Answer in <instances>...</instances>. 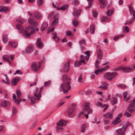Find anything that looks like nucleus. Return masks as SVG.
<instances>
[{
	"label": "nucleus",
	"mask_w": 135,
	"mask_h": 135,
	"mask_svg": "<svg viewBox=\"0 0 135 135\" xmlns=\"http://www.w3.org/2000/svg\"><path fill=\"white\" fill-rule=\"evenodd\" d=\"M129 11L131 14H133V16H135V11L134 10L132 7H130L129 9Z\"/></svg>",
	"instance_id": "35"
},
{
	"label": "nucleus",
	"mask_w": 135,
	"mask_h": 135,
	"mask_svg": "<svg viewBox=\"0 0 135 135\" xmlns=\"http://www.w3.org/2000/svg\"><path fill=\"white\" fill-rule=\"evenodd\" d=\"M16 74H22V73L21 72V71L19 70H17L16 72L14 74L16 75Z\"/></svg>",
	"instance_id": "63"
},
{
	"label": "nucleus",
	"mask_w": 135,
	"mask_h": 135,
	"mask_svg": "<svg viewBox=\"0 0 135 135\" xmlns=\"http://www.w3.org/2000/svg\"><path fill=\"white\" fill-rule=\"evenodd\" d=\"M20 78L19 77H17L13 79L11 81L12 85L13 86L16 85L18 81L20 80Z\"/></svg>",
	"instance_id": "9"
},
{
	"label": "nucleus",
	"mask_w": 135,
	"mask_h": 135,
	"mask_svg": "<svg viewBox=\"0 0 135 135\" xmlns=\"http://www.w3.org/2000/svg\"><path fill=\"white\" fill-rule=\"evenodd\" d=\"M99 1L100 8H104L106 6L107 3L106 0H99Z\"/></svg>",
	"instance_id": "8"
},
{
	"label": "nucleus",
	"mask_w": 135,
	"mask_h": 135,
	"mask_svg": "<svg viewBox=\"0 0 135 135\" xmlns=\"http://www.w3.org/2000/svg\"><path fill=\"white\" fill-rule=\"evenodd\" d=\"M123 30L124 32L126 31L128 32H129V29L127 26H124L123 28Z\"/></svg>",
	"instance_id": "47"
},
{
	"label": "nucleus",
	"mask_w": 135,
	"mask_h": 135,
	"mask_svg": "<svg viewBox=\"0 0 135 135\" xmlns=\"http://www.w3.org/2000/svg\"><path fill=\"white\" fill-rule=\"evenodd\" d=\"M72 3L74 5H76L79 4V2L77 0H74L72 1Z\"/></svg>",
	"instance_id": "49"
},
{
	"label": "nucleus",
	"mask_w": 135,
	"mask_h": 135,
	"mask_svg": "<svg viewBox=\"0 0 135 135\" xmlns=\"http://www.w3.org/2000/svg\"><path fill=\"white\" fill-rule=\"evenodd\" d=\"M33 50L32 47L30 46L28 47L26 49V51L27 53L29 54L32 52Z\"/></svg>",
	"instance_id": "23"
},
{
	"label": "nucleus",
	"mask_w": 135,
	"mask_h": 135,
	"mask_svg": "<svg viewBox=\"0 0 135 135\" xmlns=\"http://www.w3.org/2000/svg\"><path fill=\"white\" fill-rule=\"evenodd\" d=\"M58 22V18H56L55 20L51 24L52 26H54L56 25Z\"/></svg>",
	"instance_id": "41"
},
{
	"label": "nucleus",
	"mask_w": 135,
	"mask_h": 135,
	"mask_svg": "<svg viewBox=\"0 0 135 135\" xmlns=\"http://www.w3.org/2000/svg\"><path fill=\"white\" fill-rule=\"evenodd\" d=\"M135 19V16H133V17H132L129 20V24H131L132 23V22L134 21V19Z\"/></svg>",
	"instance_id": "59"
},
{
	"label": "nucleus",
	"mask_w": 135,
	"mask_h": 135,
	"mask_svg": "<svg viewBox=\"0 0 135 135\" xmlns=\"http://www.w3.org/2000/svg\"><path fill=\"white\" fill-rule=\"evenodd\" d=\"M85 41L84 40H81L80 41V45H82V44H83L84 45H85Z\"/></svg>",
	"instance_id": "54"
},
{
	"label": "nucleus",
	"mask_w": 135,
	"mask_h": 135,
	"mask_svg": "<svg viewBox=\"0 0 135 135\" xmlns=\"http://www.w3.org/2000/svg\"><path fill=\"white\" fill-rule=\"evenodd\" d=\"M63 78L64 81H70V79H69L68 76L66 75H64L63 76Z\"/></svg>",
	"instance_id": "44"
},
{
	"label": "nucleus",
	"mask_w": 135,
	"mask_h": 135,
	"mask_svg": "<svg viewBox=\"0 0 135 135\" xmlns=\"http://www.w3.org/2000/svg\"><path fill=\"white\" fill-rule=\"evenodd\" d=\"M25 20L24 19L21 18H18L17 19V22L21 23H22Z\"/></svg>",
	"instance_id": "48"
},
{
	"label": "nucleus",
	"mask_w": 135,
	"mask_h": 135,
	"mask_svg": "<svg viewBox=\"0 0 135 135\" xmlns=\"http://www.w3.org/2000/svg\"><path fill=\"white\" fill-rule=\"evenodd\" d=\"M83 106L84 107V113H88L87 114H85L84 115L86 118H87L88 117V114H89L90 113L91 114L92 111L91 109H90V108L89 103H84L83 104Z\"/></svg>",
	"instance_id": "1"
},
{
	"label": "nucleus",
	"mask_w": 135,
	"mask_h": 135,
	"mask_svg": "<svg viewBox=\"0 0 135 135\" xmlns=\"http://www.w3.org/2000/svg\"><path fill=\"white\" fill-rule=\"evenodd\" d=\"M34 17H33L31 18H29L28 20V22L32 25H34L35 23L34 21Z\"/></svg>",
	"instance_id": "30"
},
{
	"label": "nucleus",
	"mask_w": 135,
	"mask_h": 135,
	"mask_svg": "<svg viewBox=\"0 0 135 135\" xmlns=\"http://www.w3.org/2000/svg\"><path fill=\"white\" fill-rule=\"evenodd\" d=\"M33 13L36 19H39L41 18V15L40 13L35 12H33Z\"/></svg>",
	"instance_id": "27"
},
{
	"label": "nucleus",
	"mask_w": 135,
	"mask_h": 135,
	"mask_svg": "<svg viewBox=\"0 0 135 135\" xmlns=\"http://www.w3.org/2000/svg\"><path fill=\"white\" fill-rule=\"evenodd\" d=\"M117 99L116 98L112 97L110 99L111 104L112 105H114L117 103Z\"/></svg>",
	"instance_id": "21"
},
{
	"label": "nucleus",
	"mask_w": 135,
	"mask_h": 135,
	"mask_svg": "<svg viewBox=\"0 0 135 135\" xmlns=\"http://www.w3.org/2000/svg\"><path fill=\"white\" fill-rule=\"evenodd\" d=\"M64 86L63 85H61L60 90L61 91L63 90V93L64 94L67 93L68 92L69 90L68 89L66 90L65 88H64Z\"/></svg>",
	"instance_id": "19"
},
{
	"label": "nucleus",
	"mask_w": 135,
	"mask_h": 135,
	"mask_svg": "<svg viewBox=\"0 0 135 135\" xmlns=\"http://www.w3.org/2000/svg\"><path fill=\"white\" fill-rule=\"evenodd\" d=\"M103 121L104 122V124H108L109 122V120H104V119H103Z\"/></svg>",
	"instance_id": "62"
},
{
	"label": "nucleus",
	"mask_w": 135,
	"mask_h": 135,
	"mask_svg": "<svg viewBox=\"0 0 135 135\" xmlns=\"http://www.w3.org/2000/svg\"><path fill=\"white\" fill-rule=\"evenodd\" d=\"M2 81L4 83L7 84L9 83V79L7 76H5V79H3Z\"/></svg>",
	"instance_id": "33"
},
{
	"label": "nucleus",
	"mask_w": 135,
	"mask_h": 135,
	"mask_svg": "<svg viewBox=\"0 0 135 135\" xmlns=\"http://www.w3.org/2000/svg\"><path fill=\"white\" fill-rule=\"evenodd\" d=\"M113 12V11L110 10H108L107 11V15L108 16H110Z\"/></svg>",
	"instance_id": "46"
},
{
	"label": "nucleus",
	"mask_w": 135,
	"mask_h": 135,
	"mask_svg": "<svg viewBox=\"0 0 135 135\" xmlns=\"http://www.w3.org/2000/svg\"><path fill=\"white\" fill-rule=\"evenodd\" d=\"M66 122L62 120L59 121L57 123V126L56 128V131L57 132L60 133L63 131V129L62 127L65 126L66 124Z\"/></svg>",
	"instance_id": "3"
},
{
	"label": "nucleus",
	"mask_w": 135,
	"mask_h": 135,
	"mask_svg": "<svg viewBox=\"0 0 135 135\" xmlns=\"http://www.w3.org/2000/svg\"><path fill=\"white\" fill-rule=\"evenodd\" d=\"M2 58L4 60L7 61L9 60V57L8 55H5L3 56Z\"/></svg>",
	"instance_id": "37"
},
{
	"label": "nucleus",
	"mask_w": 135,
	"mask_h": 135,
	"mask_svg": "<svg viewBox=\"0 0 135 135\" xmlns=\"http://www.w3.org/2000/svg\"><path fill=\"white\" fill-rule=\"evenodd\" d=\"M71 35V32L70 30H68L67 31L66 33V35L67 36H69Z\"/></svg>",
	"instance_id": "61"
},
{
	"label": "nucleus",
	"mask_w": 135,
	"mask_h": 135,
	"mask_svg": "<svg viewBox=\"0 0 135 135\" xmlns=\"http://www.w3.org/2000/svg\"><path fill=\"white\" fill-rule=\"evenodd\" d=\"M119 87L123 89H125L126 88V86L124 84H122L119 85Z\"/></svg>",
	"instance_id": "64"
},
{
	"label": "nucleus",
	"mask_w": 135,
	"mask_h": 135,
	"mask_svg": "<svg viewBox=\"0 0 135 135\" xmlns=\"http://www.w3.org/2000/svg\"><path fill=\"white\" fill-rule=\"evenodd\" d=\"M16 27L19 30V31L20 33H22L23 28L21 25L19 24H17L16 25Z\"/></svg>",
	"instance_id": "28"
},
{
	"label": "nucleus",
	"mask_w": 135,
	"mask_h": 135,
	"mask_svg": "<svg viewBox=\"0 0 135 135\" xmlns=\"http://www.w3.org/2000/svg\"><path fill=\"white\" fill-rule=\"evenodd\" d=\"M72 105V108H69L67 109L69 116L70 117H73L74 111L76 109V105L74 103H73Z\"/></svg>",
	"instance_id": "4"
},
{
	"label": "nucleus",
	"mask_w": 135,
	"mask_h": 135,
	"mask_svg": "<svg viewBox=\"0 0 135 135\" xmlns=\"http://www.w3.org/2000/svg\"><path fill=\"white\" fill-rule=\"evenodd\" d=\"M97 56L98 59L99 60H101L103 58V53L100 49L98 50L97 52Z\"/></svg>",
	"instance_id": "12"
},
{
	"label": "nucleus",
	"mask_w": 135,
	"mask_h": 135,
	"mask_svg": "<svg viewBox=\"0 0 135 135\" xmlns=\"http://www.w3.org/2000/svg\"><path fill=\"white\" fill-rule=\"evenodd\" d=\"M70 82L68 81H64L63 83L61 85H64V88H66L67 89L69 90L71 88V87L70 85Z\"/></svg>",
	"instance_id": "7"
},
{
	"label": "nucleus",
	"mask_w": 135,
	"mask_h": 135,
	"mask_svg": "<svg viewBox=\"0 0 135 135\" xmlns=\"http://www.w3.org/2000/svg\"><path fill=\"white\" fill-rule=\"evenodd\" d=\"M132 70V69L130 67L124 68L122 69L123 71L125 72H129Z\"/></svg>",
	"instance_id": "25"
},
{
	"label": "nucleus",
	"mask_w": 135,
	"mask_h": 135,
	"mask_svg": "<svg viewBox=\"0 0 135 135\" xmlns=\"http://www.w3.org/2000/svg\"><path fill=\"white\" fill-rule=\"evenodd\" d=\"M73 24L76 27L78 25V22L77 21L74 20L73 21Z\"/></svg>",
	"instance_id": "53"
},
{
	"label": "nucleus",
	"mask_w": 135,
	"mask_h": 135,
	"mask_svg": "<svg viewBox=\"0 0 135 135\" xmlns=\"http://www.w3.org/2000/svg\"><path fill=\"white\" fill-rule=\"evenodd\" d=\"M43 88V86L41 87L40 88V90H39L38 89H36V91L34 95L37 100H39L40 98L41 97L40 92H41V90Z\"/></svg>",
	"instance_id": "6"
},
{
	"label": "nucleus",
	"mask_w": 135,
	"mask_h": 135,
	"mask_svg": "<svg viewBox=\"0 0 135 135\" xmlns=\"http://www.w3.org/2000/svg\"><path fill=\"white\" fill-rule=\"evenodd\" d=\"M90 51H87L85 52V54L87 55L85 57L87 61H88L89 59V56H90Z\"/></svg>",
	"instance_id": "36"
},
{
	"label": "nucleus",
	"mask_w": 135,
	"mask_h": 135,
	"mask_svg": "<svg viewBox=\"0 0 135 135\" xmlns=\"http://www.w3.org/2000/svg\"><path fill=\"white\" fill-rule=\"evenodd\" d=\"M83 79V78H82V75H80L79 76L78 79V81L79 83H81L82 82V81H81Z\"/></svg>",
	"instance_id": "55"
},
{
	"label": "nucleus",
	"mask_w": 135,
	"mask_h": 135,
	"mask_svg": "<svg viewBox=\"0 0 135 135\" xmlns=\"http://www.w3.org/2000/svg\"><path fill=\"white\" fill-rule=\"evenodd\" d=\"M33 28L31 26L27 27L23 32V36L26 38L30 37L31 35L30 32L33 33L35 32V31L33 30Z\"/></svg>",
	"instance_id": "2"
},
{
	"label": "nucleus",
	"mask_w": 135,
	"mask_h": 135,
	"mask_svg": "<svg viewBox=\"0 0 135 135\" xmlns=\"http://www.w3.org/2000/svg\"><path fill=\"white\" fill-rule=\"evenodd\" d=\"M90 33L92 34H94L95 32V27L93 25H91L90 27Z\"/></svg>",
	"instance_id": "29"
},
{
	"label": "nucleus",
	"mask_w": 135,
	"mask_h": 135,
	"mask_svg": "<svg viewBox=\"0 0 135 135\" xmlns=\"http://www.w3.org/2000/svg\"><path fill=\"white\" fill-rule=\"evenodd\" d=\"M47 26L48 24L46 22L43 23L42 25L41 30L42 31H44L47 28Z\"/></svg>",
	"instance_id": "24"
},
{
	"label": "nucleus",
	"mask_w": 135,
	"mask_h": 135,
	"mask_svg": "<svg viewBox=\"0 0 135 135\" xmlns=\"http://www.w3.org/2000/svg\"><path fill=\"white\" fill-rule=\"evenodd\" d=\"M116 74L117 73L115 72H113L112 73H107L104 75V76L107 79L111 80L115 78Z\"/></svg>",
	"instance_id": "5"
},
{
	"label": "nucleus",
	"mask_w": 135,
	"mask_h": 135,
	"mask_svg": "<svg viewBox=\"0 0 135 135\" xmlns=\"http://www.w3.org/2000/svg\"><path fill=\"white\" fill-rule=\"evenodd\" d=\"M70 62L68 61L67 63H66L64 66L63 70L65 73L67 72L69 70V68Z\"/></svg>",
	"instance_id": "10"
},
{
	"label": "nucleus",
	"mask_w": 135,
	"mask_h": 135,
	"mask_svg": "<svg viewBox=\"0 0 135 135\" xmlns=\"http://www.w3.org/2000/svg\"><path fill=\"white\" fill-rule=\"evenodd\" d=\"M9 9L7 7H3V6H0V12H5L6 11H9Z\"/></svg>",
	"instance_id": "20"
},
{
	"label": "nucleus",
	"mask_w": 135,
	"mask_h": 135,
	"mask_svg": "<svg viewBox=\"0 0 135 135\" xmlns=\"http://www.w3.org/2000/svg\"><path fill=\"white\" fill-rule=\"evenodd\" d=\"M134 106H135V98L133 100V102L131 103L130 104V107H133Z\"/></svg>",
	"instance_id": "52"
},
{
	"label": "nucleus",
	"mask_w": 135,
	"mask_h": 135,
	"mask_svg": "<svg viewBox=\"0 0 135 135\" xmlns=\"http://www.w3.org/2000/svg\"><path fill=\"white\" fill-rule=\"evenodd\" d=\"M18 45V44L17 42H9V46L13 48H15L17 47Z\"/></svg>",
	"instance_id": "16"
},
{
	"label": "nucleus",
	"mask_w": 135,
	"mask_h": 135,
	"mask_svg": "<svg viewBox=\"0 0 135 135\" xmlns=\"http://www.w3.org/2000/svg\"><path fill=\"white\" fill-rule=\"evenodd\" d=\"M50 81L46 82L44 83V86L46 87H47L50 85Z\"/></svg>",
	"instance_id": "50"
},
{
	"label": "nucleus",
	"mask_w": 135,
	"mask_h": 135,
	"mask_svg": "<svg viewBox=\"0 0 135 135\" xmlns=\"http://www.w3.org/2000/svg\"><path fill=\"white\" fill-rule=\"evenodd\" d=\"M32 70L33 71H36L40 67V66H37L35 63H33L31 65Z\"/></svg>",
	"instance_id": "17"
},
{
	"label": "nucleus",
	"mask_w": 135,
	"mask_h": 135,
	"mask_svg": "<svg viewBox=\"0 0 135 135\" xmlns=\"http://www.w3.org/2000/svg\"><path fill=\"white\" fill-rule=\"evenodd\" d=\"M9 103L6 101H4L2 102L1 103V106L6 107L9 104Z\"/></svg>",
	"instance_id": "32"
},
{
	"label": "nucleus",
	"mask_w": 135,
	"mask_h": 135,
	"mask_svg": "<svg viewBox=\"0 0 135 135\" xmlns=\"http://www.w3.org/2000/svg\"><path fill=\"white\" fill-rule=\"evenodd\" d=\"M81 11V9H80L77 11H74L73 13V15L74 17H76L78 18V17L79 15H80Z\"/></svg>",
	"instance_id": "22"
},
{
	"label": "nucleus",
	"mask_w": 135,
	"mask_h": 135,
	"mask_svg": "<svg viewBox=\"0 0 135 135\" xmlns=\"http://www.w3.org/2000/svg\"><path fill=\"white\" fill-rule=\"evenodd\" d=\"M131 114L128 112L126 111L124 114V115L127 116V117H129L131 116Z\"/></svg>",
	"instance_id": "58"
},
{
	"label": "nucleus",
	"mask_w": 135,
	"mask_h": 135,
	"mask_svg": "<svg viewBox=\"0 0 135 135\" xmlns=\"http://www.w3.org/2000/svg\"><path fill=\"white\" fill-rule=\"evenodd\" d=\"M82 62L84 64H86V62L85 60H80L79 61H76L75 63V66L78 67L81 64Z\"/></svg>",
	"instance_id": "15"
},
{
	"label": "nucleus",
	"mask_w": 135,
	"mask_h": 135,
	"mask_svg": "<svg viewBox=\"0 0 135 135\" xmlns=\"http://www.w3.org/2000/svg\"><path fill=\"white\" fill-rule=\"evenodd\" d=\"M43 0H37L38 4L39 6L41 5L42 3Z\"/></svg>",
	"instance_id": "57"
},
{
	"label": "nucleus",
	"mask_w": 135,
	"mask_h": 135,
	"mask_svg": "<svg viewBox=\"0 0 135 135\" xmlns=\"http://www.w3.org/2000/svg\"><path fill=\"white\" fill-rule=\"evenodd\" d=\"M130 125H131L132 128L133 127L132 126L131 124V123L129 122H127L125 124V127L124 128H123V129L124 130V131L128 127V126H130Z\"/></svg>",
	"instance_id": "39"
},
{
	"label": "nucleus",
	"mask_w": 135,
	"mask_h": 135,
	"mask_svg": "<svg viewBox=\"0 0 135 135\" xmlns=\"http://www.w3.org/2000/svg\"><path fill=\"white\" fill-rule=\"evenodd\" d=\"M12 112L13 114L15 115L17 112V109L15 107H13L12 109Z\"/></svg>",
	"instance_id": "56"
},
{
	"label": "nucleus",
	"mask_w": 135,
	"mask_h": 135,
	"mask_svg": "<svg viewBox=\"0 0 135 135\" xmlns=\"http://www.w3.org/2000/svg\"><path fill=\"white\" fill-rule=\"evenodd\" d=\"M124 36V35H123L122 34H120L117 35L116 37H114L113 38V39L115 41L116 40H117V39L120 37H123Z\"/></svg>",
	"instance_id": "42"
},
{
	"label": "nucleus",
	"mask_w": 135,
	"mask_h": 135,
	"mask_svg": "<svg viewBox=\"0 0 135 135\" xmlns=\"http://www.w3.org/2000/svg\"><path fill=\"white\" fill-rule=\"evenodd\" d=\"M68 7V5H65L62 6V7L59 8H58L57 10H64L66 9Z\"/></svg>",
	"instance_id": "38"
},
{
	"label": "nucleus",
	"mask_w": 135,
	"mask_h": 135,
	"mask_svg": "<svg viewBox=\"0 0 135 135\" xmlns=\"http://www.w3.org/2000/svg\"><path fill=\"white\" fill-rule=\"evenodd\" d=\"M36 45L37 47L39 48H42V47L43 44L41 42V40L40 38H38L37 39Z\"/></svg>",
	"instance_id": "14"
},
{
	"label": "nucleus",
	"mask_w": 135,
	"mask_h": 135,
	"mask_svg": "<svg viewBox=\"0 0 135 135\" xmlns=\"http://www.w3.org/2000/svg\"><path fill=\"white\" fill-rule=\"evenodd\" d=\"M16 93L18 98H21L20 97L22 95V94L21 93L20 91L18 89L16 91Z\"/></svg>",
	"instance_id": "34"
},
{
	"label": "nucleus",
	"mask_w": 135,
	"mask_h": 135,
	"mask_svg": "<svg viewBox=\"0 0 135 135\" xmlns=\"http://www.w3.org/2000/svg\"><path fill=\"white\" fill-rule=\"evenodd\" d=\"M117 135H125V131L123 128H119L116 130Z\"/></svg>",
	"instance_id": "11"
},
{
	"label": "nucleus",
	"mask_w": 135,
	"mask_h": 135,
	"mask_svg": "<svg viewBox=\"0 0 135 135\" xmlns=\"http://www.w3.org/2000/svg\"><path fill=\"white\" fill-rule=\"evenodd\" d=\"M86 127V126L85 124H83L82 125L81 132H84L85 131V129Z\"/></svg>",
	"instance_id": "40"
},
{
	"label": "nucleus",
	"mask_w": 135,
	"mask_h": 135,
	"mask_svg": "<svg viewBox=\"0 0 135 135\" xmlns=\"http://www.w3.org/2000/svg\"><path fill=\"white\" fill-rule=\"evenodd\" d=\"M8 39L7 35H5L3 36L2 41L4 43L7 42L8 40Z\"/></svg>",
	"instance_id": "31"
},
{
	"label": "nucleus",
	"mask_w": 135,
	"mask_h": 135,
	"mask_svg": "<svg viewBox=\"0 0 135 135\" xmlns=\"http://www.w3.org/2000/svg\"><path fill=\"white\" fill-rule=\"evenodd\" d=\"M103 116L105 118H108L109 119H112L113 117L112 113L110 112H107L104 114Z\"/></svg>",
	"instance_id": "13"
},
{
	"label": "nucleus",
	"mask_w": 135,
	"mask_h": 135,
	"mask_svg": "<svg viewBox=\"0 0 135 135\" xmlns=\"http://www.w3.org/2000/svg\"><path fill=\"white\" fill-rule=\"evenodd\" d=\"M21 100V98H19L15 100V102L17 104H19Z\"/></svg>",
	"instance_id": "60"
},
{
	"label": "nucleus",
	"mask_w": 135,
	"mask_h": 135,
	"mask_svg": "<svg viewBox=\"0 0 135 135\" xmlns=\"http://www.w3.org/2000/svg\"><path fill=\"white\" fill-rule=\"evenodd\" d=\"M103 69H101L100 70H98L95 71L94 72V73H95L96 75H98L99 74V72L102 71H103Z\"/></svg>",
	"instance_id": "51"
},
{
	"label": "nucleus",
	"mask_w": 135,
	"mask_h": 135,
	"mask_svg": "<svg viewBox=\"0 0 135 135\" xmlns=\"http://www.w3.org/2000/svg\"><path fill=\"white\" fill-rule=\"evenodd\" d=\"M130 107L129 106V107L127 108V110L130 113H132L134 111V109L131 108V107Z\"/></svg>",
	"instance_id": "45"
},
{
	"label": "nucleus",
	"mask_w": 135,
	"mask_h": 135,
	"mask_svg": "<svg viewBox=\"0 0 135 135\" xmlns=\"http://www.w3.org/2000/svg\"><path fill=\"white\" fill-rule=\"evenodd\" d=\"M35 98L34 96H32L31 97H30V96L29 95L28 96V98L30 99L31 104H33L35 103L36 102V99H36L35 96Z\"/></svg>",
	"instance_id": "26"
},
{
	"label": "nucleus",
	"mask_w": 135,
	"mask_h": 135,
	"mask_svg": "<svg viewBox=\"0 0 135 135\" xmlns=\"http://www.w3.org/2000/svg\"><path fill=\"white\" fill-rule=\"evenodd\" d=\"M108 85V84L107 83L104 82L103 83L102 85L100 86L99 88L104 90H106L108 89V86L107 85Z\"/></svg>",
	"instance_id": "18"
},
{
	"label": "nucleus",
	"mask_w": 135,
	"mask_h": 135,
	"mask_svg": "<svg viewBox=\"0 0 135 135\" xmlns=\"http://www.w3.org/2000/svg\"><path fill=\"white\" fill-rule=\"evenodd\" d=\"M108 20V17L105 16H103L101 18V20L102 21H107Z\"/></svg>",
	"instance_id": "43"
}]
</instances>
